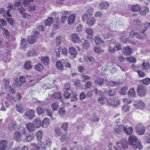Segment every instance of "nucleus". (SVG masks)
<instances>
[{
  "instance_id": "nucleus-19",
  "label": "nucleus",
  "mask_w": 150,
  "mask_h": 150,
  "mask_svg": "<svg viewBox=\"0 0 150 150\" xmlns=\"http://www.w3.org/2000/svg\"><path fill=\"white\" fill-rule=\"evenodd\" d=\"M26 127L29 132L33 131L35 130L34 125L30 122L28 123L27 124Z\"/></svg>"
},
{
  "instance_id": "nucleus-46",
  "label": "nucleus",
  "mask_w": 150,
  "mask_h": 150,
  "mask_svg": "<svg viewBox=\"0 0 150 150\" xmlns=\"http://www.w3.org/2000/svg\"><path fill=\"white\" fill-rule=\"evenodd\" d=\"M34 135L33 134L28 135L26 138V141L27 142H29L32 140L34 138Z\"/></svg>"
},
{
  "instance_id": "nucleus-14",
  "label": "nucleus",
  "mask_w": 150,
  "mask_h": 150,
  "mask_svg": "<svg viewBox=\"0 0 150 150\" xmlns=\"http://www.w3.org/2000/svg\"><path fill=\"white\" fill-rule=\"evenodd\" d=\"M104 80L103 78H98L95 81L94 83L96 84L99 86H101L103 84Z\"/></svg>"
},
{
  "instance_id": "nucleus-47",
  "label": "nucleus",
  "mask_w": 150,
  "mask_h": 150,
  "mask_svg": "<svg viewBox=\"0 0 150 150\" xmlns=\"http://www.w3.org/2000/svg\"><path fill=\"white\" fill-rule=\"evenodd\" d=\"M16 108L20 112H22L24 111L23 107L21 104H17L16 106Z\"/></svg>"
},
{
  "instance_id": "nucleus-40",
  "label": "nucleus",
  "mask_w": 150,
  "mask_h": 150,
  "mask_svg": "<svg viewBox=\"0 0 150 150\" xmlns=\"http://www.w3.org/2000/svg\"><path fill=\"white\" fill-rule=\"evenodd\" d=\"M16 126V123L15 122H13L11 124L9 125L8 126V128L11 130H14Z\"/></svg>"
},
{
  "instance_id": "nucleus-33",
  "label": "nucleus",
  "mask_w": 150,
  "mask_h": 150,
  "mask_svg": "<svg viewBox=\"0 0 150 150\" xmlns=\"http://www.w3.org/2000/svg\"><path fill=\"white\" fill-rule=\"evenodd\" d=\"M31 62L30 61H28L25 62L24 64V67L25 69L27 70L29 69L32 67Z\"/></svg>"
},
{
  "instance_id": "nucleus-29",
  "label": "nucleus",
  "mask_w": 150,
  "mask_h": 150,
  "mask_svg": "<svg viewBox=\"0 0 150 150\" xmlns=\"http://www.w3.org/2000/svg\"><path fill=\"white\" fill-rule=\"evenodd\" d=\"M123 51L124 53L127 55L130 54L132 52L131 49L129 47H126L124 48Z\"/></svg>"
},
{
  "instance_id": "nucleus-9",
  "label": "nucleus",
  "mask_w": 150,
  "mask_h": 150,
  "mask_svg": "<svg viewBox=\"0 0 150 150\" xmlns=\"http://www.w3.org/2000/svg\"><path fill=\"white\" fill-rule=\"evenodd\" d=\"M124 125H119L116 126L114 128V132L117 134H120L123 130Z\"/></svg>"
},
{
  "instance_id": "nucleus-61",
  "label": "nucleus",
  "mask_w": 150,
  "mask_h": 150,
  "mask_svg": "<svg viewBox=\"0 0 150 150\" xmlns=\"http://www.w3.org/2000/svg\"><path fill=\"white\" fill-rule=\"evenodd\" d=\"M138 75L141 77H143L145 76V74L144 72L141 70H138L137 71Z\"/></svg>"
},
{
  "instance_id": "nucleus-15",
  "label": "nucleus",
  "mask_w": 150,
  "mask_h": 150,
  "mask_svg": "<svg viewBox=\"0 0 150 150\" xmlns=\"http://www.w3.org/2000/svg\"><path fill=\"white\" fill-rule=\"evenodd\" d=\"M109 6V4L107 1L102 2L99 4V7L101 10L107 9Z\"/></svg>"
},
{
  "instance_id": "nucleus-64",
  "label": "nucleus",
  "mask_w": 150,
  "mask_h": 150,
  "mask_svg": "<svg viewBox=\"0 0 150 150\" xmlns=\"http://www.w3.org/2000/svg\"><path fill=\"white\" fill-rule=\"evenodd\" d=\"M117 145L114 146L115 149L116 150H120L121 148L120 146V145H121V143L120 142H117Z\"/></svg>"
},
{
  "instance_id": "nucleus-18",
  "label": "nucleus",
  "mask_w": 150,
  "mask_h": 150,
  "mask_svg": "<svg viewBox=\"0 0 150 150\" xmlns=\"http://www.w3.org/2000/svg\"><path fill=\"white\" fill-rule=\"evenodd\" d=\"M7 142L6 141L3 140L0 141V150H4L6 147Z\"/></svg>"
},
{
  "instance_id": "nucleus-41",
  "label": "nucleus",
  "mask_w": 150,
  "mask_h": 150,
  "mask_svg": "<svg viewBox=\"0 0 150 150\" xmlns=\"http://www.w3.org/2000/svg\"><path fill=\"white\" fill-rule=\"evenodd\" d=\"M93 12V9L92 8H90L88 9L86 12V16L88 17L92 16Z\"/></svg>"
},
{
  "instance_id": "nucleus-36",
  "label": "nucleus",
  "mask_w": 150,
  "mask_h": 150,
  "mask_svg": "<svg viewBox=\"0 0 150 150\" xmlns=\"http://www.w3.org/2000/svg\"><path fill=\"white\" fill-rule=\"evenodd\" d=\"M142 66L143 69L146 70L150 69V65L148 62H143L142 64Z\"/></svg>"
},
{
  "instance_id": "nucleus-35",
  "label": "nucleus",
  "mask_w": 150,
  "mask_h": 150,
  "mask_svg": "<svg viewBox=\"0 0 150 150\" xmlns=\"http://www.w3.org/2000/svg\"><path fill=\"white\" fill-rule=\"evenodd\" d=\"M51 107L53 110L56 111L58 109L59 105L57 102H54L51 104Z\"/></svg>"
},
{
  "instance_id": "nucleus-27",
  "label": "nucleus",
  "mask_w": 150,
  "mask_h": 150,
  "mask_svg": "<svg viewBox=\"0 0 150 150\" xmlns=\"http://www.w3.org/2000/svg\"><path fill=\"white\" fill-rule=\"evenodd\" d=\"M98 101L100 102L102 104H103L105 103L108 100L107 98L104 97L100 96L98 100Z\"/></svg>"
},
{
  "instance_id": "nucleus-53",
  "label": "nucleus",
  "mask_w": 150,
  "mask_h": 150,
  "mask_svg": "<svg viewBox=\"0 0 150 150\" xmlns=\"http://www.w3.org/2000/svg\"><path fill=\"white\" fill-rule=\"evenodd\" d=\"M45 113L47 116L52 117V110L50 109H45Z\"/></svg>"
},
{
  "instance_id": "nucleus-16",
  "label": "nucleus",
  "mask_w": 150,
  "mask_h": 150,
  "mask_svg": "<svg viewBox=\"0 0 150 150\" xmlns=\"http://www.w3.org/2000/svg\"><path fill=\"white\" fill-rule=\"evenodd\" d=\"M69 52L73 58H75L76 57L77 52L75 48L73 47L69 48Z\"/></svg>"
},
{
  "instance_id": "nucleus-49",
  "label": "nucleus",
  "mask_w": 150,
  "mask_h": 150,
  "mask_svg": "<svg viewBox=\"0 0 150 150\" xmlns=\"http://www.w3.org/2000/svg\"><path fill=\"white\" fill-rule=\"evenodd\" d=\"M27 41L26 39L23 38L21 41V46L22 48H25L26 46Z\"/></svg>"
},
{
  "instance_id": "nucleus-31",
  "label": "nucleus",
  "mask_w": 150,
  "mask_h": 150,
  "mask_svg": "<svg viewBox=\"0 0 150 150\" xmlns=\"http://www.w3.org/2000/svg\"><path fill=\"white\" fill-rule=\"evenodd\" d=\"M122 147L124 149L127 148L128 147L127 142L125 139H122L120 142Z\"/></svg>"
},
{
  "instance_id": "nucleus-17",
  "label": "nucleus",
  "mask_w": 150,
  "mask_h": 150,
  "mask_svg": "<svg viewBox=\"0 0 150 150\" xmlns=\"http://www.w3.org/2000/svg\"><path fill=\"white\" fill-rule=\"evenodd\" d=\"M75 16L74 14H71L69 17L67 22L69 24L71 25L74 22Z\"/></svg>"
},
{
  "instance_id": "nucleus-48",
  "label": "nucleus",
  "mask_w": 150,
  "mask_h": 150,
  "mask_svg": "<svg viewBox=\"0 0 150 150\" xmlns=\"http://www.w3.org/2000/svg\"><path fill=\"white\" fill-rule=\"evenodd\" d=\"M106 93L109 96H113L114 95L116 92L115 90H108L106 91Z\"/></svg>"
},
{
  "instance_id": "nucleus-56",
  "label": "nucleus",
  "mask_w": 150,
  "mask_h": 150,
  "mask_svg": "<svg viewBox=\"0 0 150 150\" xmlns=\"http://www.w3.org/2000/svg\"><path fill=\"white\" fill-rule=\"evenodd\" d=\"M4 86H5V88H7L9 87V80L6 79H4Z\"/></svg>"
},
{
  "instance_id": "nucleus-34",
  "label": "nucleus",
  "mask_w": 150,
  "mask_h": 150,
  "mask_svg": "<svg viewBox=\"0 0 150 150\" xmlns=\"http://www.w3.org/2000/svg\"><path fill=\"white\" fill-rule=\"evenodd\" d=\"M130 106L127 104L124 105L122 106V110L125 112L129 111Z\"/></svg>"
},
{
  "instance_id": "nucleus-39",
  "label": "nucleus",
  "mask_w": 150,
  "mask_h": 150,
  "mask_svg": "<svg viewBox=\"0 0 150 150\" xmlns=\"http://www.w3.org/2000/svg\"><path fill=\"white\" fill-rule=\"evenodd\" d=\"M2 30L3 31V34L5 35L7 38H8L10 36V35L8 30L4 28H2Z\"/></svg>"
},
{
  "instance_id": "nucleus-26",
  "label": "nucleus",
  "mask_w": 150,
  "mask_h": 150,
  "mask_svg": "<svg viewBox=\"0 0 150 150\" xmlns=\"http://www.w3.org/2000/svg\"><path fill=\"white\" fill-rule=\"evenodd\" d=\"M72 41L75 43L78 42L79 41L78 35L75 34H72L71 35Z\"/></svg>"
},
{
  "instance_id": "nucleus-7",
  "label": "nucleus",
  "mask_w": 150,
  "mask_h": 150,
  "mask_svg": "<svg viewBox=\"0 0 150 150\" xmlns=\"http://www.w3.org/2000/svg\"><path fill=\"white\" fill-rule=\"evenodd\" d=\"M136 129L138 134L140 135L143 134L145 131L144 126L141 124H139L137 125Z\"/></svg>"
},
{
  "instance_id": "nucleus-4",
  "label": "nucleus",
  "mask_w": 150,
  "mask_h": 150,
  "mask_svg": "<svg viewBox=\"0 0 150 150\" xmlns=\"http://www.w3.org/2000/svg\"><path fill=\"white\" fill-rule=\"evenodd\" d=\"M26 133V130L25 129H23L21 132L18 131H16L14 132L13 135V139L16 141L18 142L21 139V136L25 134Z\"/></svg>"
},
{
  "instance_id": "nucleus-45",
  "label": "nucleus",
  "mask_w": 150,
  "mask_h": 150,
  "mask_svg": "<svg viewBox=\"0 0 150 150\" xmlns=\"http://www.w3.org/2000/svg\"><path fill=\"white\" fill-rule=\"evenodd\" d=\"M42 132L41 130L38 131L36 134L37 138L38 140H40L42 138Z\"/></svg>"
},
{
  "instance_id": "nucleus-59",
  "label": "nucleus",
  "mask_w": 150,
  "mask_h": 150,
  "mask_svg": "<svg viewBox=\"0 0 150 150\" xmlns=\"http://www.w3.org/2000/svg\"><path fill=\"white\" fill-rule=\"evenodd\" d=\"M128 61L132 62H136V59L133 57H128L127 58Z\"/></svg>"
},
{
  "instance_id": "nucleus-37",
  "label": "nucleus",
  "mask_w": 150,
  "mask_h": 150,
  "mask_svg": "<svg viewBox=\"0 0 150 150\" xmlns=\"http://www.w3.org/2000/svg\"><path fill=\"white\" fill-rule=\"evenodd\" d=\"M44 109L43 108L40 106H38L37 108V111L38 114L40 115H41L44 112Z\"/></svg>"
},
{
  "instance_id": "nucleus-23",
  "label": "nucleus",
  "mask_w": 150,
  "mask_h": 150,
  "mask_svg": "<svg viewBox=\"0 0 150 150\" xmlns=\"http://www.w3.org/2000/svg\"><path fill=\"white\" fill-rule=\"evenodd\" d=\"M34 124L35 127L39 128L41 125V121L38 118H36L35 119V122H34Z\"/></svg>"
},
{
  "instance_id": "nucleus-8",
  "label": "nucleus",
  "mask_w": 150,
  "mask_h": 150,
  "mask_svg": "<svg viewBox=\"0 0 150 150\" xmlns=\"http://www.w3.org/2000/svg\"><path fill=\"white\" fill-rule=\"evenodd\" d=\"M35 113V111L33 109H29L27 110L25 114V116L27 117L29 119H32L34 117V114Z\"/></svg>"
},
{
  "instance_id": "nucleus-24",
  "label": "nucleus",
  "mask_w": 150,
  "mask_h": 150,
  "mask_svg": "<svg viewBox=\"0 0 150 150\" xmlns=\"http://www.w3.org/2000/svg\"><path fill=\"white\" fill-rule=\"evenodd\" d=\"M109 84L111 86H118L120 85L121 83L118 81H110L108 82Z\"/></svg>"
},
{
  "instance_id": "nucleus-20",
  "label": "nucleus",
  "mask_w": 150,
  "mask_h": 150,
  "mask_svg": "<svg viewBox=\"0 0 150 150\" xmlns=\"http://www.w3.org/2000/svg\"><path fill=\"white\" fill-rule=\"evenodd\" d=\"M141 8L139 4H136L132 6L131 9L133 11L137 12L140 11Z\"/></svg>"
},
{
  "instance_id": "nucleus-57",
  "label": "nucleus",
  "mask_w": 150,
  "mask_h": 150,
  "mask_svg": "<svg viewBox=\"0 0 150 150\" xmlns=\"http://www.w3.org/2000/svg\"><path fill=\"white\" fill-rule=\"evenodd\" d=\"M68 126V124L67 122H65L63 123L61 126V128L64 131L67 130Z\"/></svg>"
},
{
  "instance_id": "nucleus-62",
  "label": "nucleus",
  "mask_w": 150,
  "mask_h": 150,
  "mask_svg": "<svg viewBox=\"0 0 150 150\" xmlns=\"http://www.w3.org/2000/svg\"><path fill=\"white\" fill-rule=\"evenodd\" d=\"M86 61H89L92 63L93 64L94 62V59L91 57H88L86 59Z\"/></svg>"
},
{
  "instance_id": "nucleus-52",
  "label": "nucleus",
  "mask_w": 150,
  "mask_h": 150,
  "mask_svg": "<svg viewBox=\"0 0 150 150\" xmlns=\"http://www.w3.org/2000/svg\"><path fill=\"white\" fill-rule=\"evenodd\" d=\"M37 54L36 52L33 49L30 50L28 52V55L29 56H34Z\"/></svg>"
},
{
  "instance_id": "nucleus-21",
  "label": "nucleus",
  "mask_w": 150,
  "mask_h": 150,
  "mask_svg": "<svg viewBox=\"0 0 150 150\" xmlns=\"http://www.w3.org/2000/svg\"><path fill=\"white\" fill-rule=\"evenodd\" d=\"M28 40L30 44H33L36 41V38L35 35L29 36L28 38Z\"/></svg>"
},
{
  "instance_id": "nucleus-50",
  "label": "nucleus",
  "mask_w": 150,
  "mask_h": 150,
  "mask_svg": "<svg viewBox=\"0 0 150 150\" xmlns=\"http://www.w3.org/2000/svg\"><path fill=\"white\" fill-rule=\"evenodd\" d=\"M54 98L55 99H60L61 97V93L59 92L54 93L53 94Z\"/></svg>"
},
{
  "instance_id": "nucleus-58",
  "label": "nucleus",
  "mask_w": 150,
  "mask_h": 150,
  "mask_svg": "<svg viewBox=\"0 0 150 150\" xmlns=\"http://www.w3.org/2000/svg\"><path fill=\"white\" fill-rule=\"evenodd\" d=\"M58 113L60 116H63L65 114V112L63 108H60L58 111Z\"/></svg>"
},
{
  "instance_id": "nucleus-28",
  "label": "nucleus",
  "mask_w": 150,
  "mask_h": 150,
  "mask_svg": "<svg viewBox=\"0 0 150 150\" xmlns=\"http://www.w3.org/2000/svg\"><path fill=\"white\" fill-rule=\"evenodd\" d=\"M53 19L52 17H49L46 20L45 25L46 26H50L53 22Z\"/></svg>"
},
{
  "instance_id": "nucleus-12",
  "label": "nucleus",
  "mask_w": 150,
  "mask_h": 150,
  "mask_svg": "<svg viewBox=\"0 0 150 150\" xmlns=\"http://www.w3.org/2000/svg\"><path fill=\"white\" fill-rule=\"evenodd\" d=\"M96 20L93 17H90L88 18L86 22L88 25L89 26L93 25L95 23Z\"/></svg>"
},
{
  "instance_id": "nucleus-44",
  "label": "nucleus",
  "mask_w": 150,
  "mask_h": 150,
  "mask_svg": "<svg viewBox=\"0 0 150 150\" xmlns=\"http://www.w3.org/2000/svg\"><path fill=\"white\" fill-rule=\"evenodd\" d=\"M94 52L97 54L100 53L101 52L103 53V51L101 49L100 47H94Z\"/></svg>"
},
{
  "instance_id": "nucleus-22",
  "label": "nucleus",
  "mask_w": 150,
  "mask_h": 150,
  "mask_svg": "<svg viewBox=\"0 0 150 150\" xmlns=\"http://www.w3.org/2000/svg\"><path fill=\"white\" fill-rule=\"evenodd\" d=\"M94 41L97 45H100L103 43V40L100 38L98 36H96L94 38Z\"/></svg>"
},
{
  "instance_id": "nucleus-55",
  "label": "nucleus",
  "mask_w": 150,
  "mask_h": 150,
  "mask_svg": "<svg viewBox=\"0 0 150 150\" xmlns=\"http://www.w3.org/2000/svg\"><path fill=\"white\" fill-rule=\"evenodd\" d=\"M93 91L98 96L102 95L103 94V93L101 91H98L96 88H94L93 90Z\"/></svg>"
},
{
  "instance_id": "nucleus-42",
  "label": "nucleus",
  "mask_w": 150,
  "mask_h": 150,
  "mask_svg": "<svg viewBox=\"0 0 150 150\" xmlns=\"http://www.w3.org/2000/svg\"><path fill=\"white\" fill-rule=\"evenodd\" d=\"M128 87L125 86L122 88L120 91V93L122 95H125L128 89Z\"/></svg>"
},
{
  "instance_id": "nucleus-32",
  "label": "nucleus",
  "mask_w": 150,
  "mask_h": 150,
  "mask_svg": "<svg viewBox=\"0 0 150 150\" xmlns=\"http://www.w3.org/2000/svg\"><path fill=\"white\" fill-rule=\"evenodd\" d=\"M128 94L129 96L132 97H134L135 96L136 93L134 90L133 88L130 89L128 92Z\"/></svg>"
},
{
  "instance_id": "nucleus-63",
  "label": "nucleus",
  "mask_w": 150,
  "mask_h": 150,
  "mask_svg": "<svg viewBox=\"0 0 150 150\" xmlns=\"http://www.w3.org/2000/svg\"><path fill=\"white\" fill-rule=\"evenodd\" d=\"M86 32L89 35H92L93 33V31L91 28H88L86 30Z\"/></svg>"
},
{
  "instance_id": "nucleus-6",
  "label": "nucleus",
  "mask_w": 150,
  "mask_h": 150,
  "mask_svg": "<svg viewBox=\"0 0 150 150\" xmlns=\"http://www.w3.org/2000/svg\"><path fill=\"white\" fill-rule=\"evenodd\" d=\"M107 103L109 105L116 106L120 105V101L117 98H114L108 100L107 101Z\"/></svg>"
},
{
  "instance_id": "nucleus-54",
  "label": "nucleus",
  "mask_w": 150,
  "mask_h": 150,
  "mask_svg": "<svg viewBox=\"0 0 150 150\" xmlns=\"http://www.w3.org/2000/svg\"><path fill=\"white\" fill-rule=\"evenodd\" d=\"M32 149L33 150H39L40 149V147L38 145L35 143H33L31 144Z\"/></svg>"
},
{
  "instance_id": "nucleus-43",
  "label": "nucleus",
  "mask_w": 150,
  "mask_h": 150,
  "mask_svg": "<svg viewBox=\"0 0 150 150\" xmlns=\"http://www.w3.org/2000/svg\"><path fill=\"white\" fill-rule=\"evenodd\" d=\"M56 65L58 69L60 70L63 69V66L61 62L59 61H57L56 63Z\"/></svg>"
},
{
  "instance_id": "nucleus-5",
  "label": "nucleus",
  "mask_w": 150,
  "mask_h": 150,
  "mask_svg": "<svg viewBox=\"0 0 150 150\" xmlns=\"http://www.w3.org/2000/svg\"><path fill=\"white\" fill-rule=\"evenodd\" d=\"M133 105L137 108L143 109L145 108L144 103L141 100H136L134 102Z\"/></svg>"
},
{
  "instance_id": "nucleus-10",
  "label": "nucleus",
  "mask_w": 150,
  "mask_h": 150,
  "mask_svg": "<svg viewBox=\"0 0 150 150\" xmlns=\"http://www.w3.org/2000/svg\"><path fill=\"white\" fill-rule=\"evenodd\" d=\"M123 131L127 135L131 134L133 132V128L131 127H127L126 126L124 125Z\"/></svg>"
},
{
  "instance_id": "nucleus-13",
  "label": "nucleus",
  "mask_w": 150,
  "mask_h": 150,
  "mask_svg": "<svg viewBox=\"0 0 150 150\" xmlns=\"http://www.w3.org/2000/svg\"><path fill=\"white\" fill-rule=\"evenodd\" d=\"M41 62L45 65H47L49 63V59L48 57L47 56H42L41 57Z\"/></svg>"
},
{
  "instance_id": "nucleus-38",
  "label": "nucleus",
  "mask_w": 150,
  "mask_h": 150,
  "mask_svg": "<svg viewBox=\"0 0 150 150\" xmlns=\"http://www.w3.org/2000/svg\"><path fill=\"white\" fill-rule=\"evenodd\" d=\"M141 82L143 84L148 85L150 84V79L149 78H146L143 79L141 80Z\"/></svg>"
},
{
  "instance_id": "nucleus-30",
  "label": "nucleus",
  "mask_w": 150,
  "mask_h": 150,
  "mask_svg": "<svg viewBox=\"0 0 150 150\" xmlns=\"http://www.w3.org/2000/svg\"><path fill=\"white\" fill-rule=\"evenodd\" d=\"M49 124V121L47 118H46L43 120L42 124L43 128H46Z\"/></svg>"
},
{
  "instance_id": "nucleus-60",
  "label": "nucleus",
  "mask_w": 150,
  "mask_h": 150,
  "mask_svg": "<svg viewBox=\"0 0 150 150\" xmlns=\"http://www.w3.org/2000/svg\"><path fill=\"white\" fill-rule=\"evenodd\" d=\"M123 101L127 105L131 103L132 101L130 99L125 98L123 99Z\"/></svg>"
},
{
  "instance_id": "nucleus-11",
  "label": "nucleus",
  "mask_w": 150,
  "mask_h": 150,
  "mask_svg": "<svg viewBox=\"0 0 150 150\" xmlns=\"http://www.w3.org/2000/svg\"><path fill=\"white\" fill-rule=\"evenodd\" d=\"M139 12L141 14L145 16L149 12V9L147 7L143 6L141 8Z\"/></svg>"
},
{
  "instance_id": "nucleus-51",
  "label": "nucleus",
  "mask_w": 150,
  "mask_h": 150,
  "mask_svg": "<svg viewBox=\"0 0 150 150\" xmlns=\"http://www.w3.org/2000/svg\"><path fill=\"white\" fill-rule=\"evenodd\" d=\"M108 52L110 54H113L115 52V50L114 47H113L111 45H109L107 49Z\"/></svg>"
},
{
  "instance_id": "nucleus-1",
  "label": "nucleus",
  "mask_w": 150,
  "mask_h": 150,
  "mask_svg": "<svg viewBox=\"0 0 150 150\" xmlns=\"http://www.w3.org/2000/svg\"><path fill=\"white\" fill-rule=\"evenodd\" d=\"M150 27V22H146L142 24L138 28L140 33H138L136 30H132L130 32L129 37L133 38L135 36L137 39H145L146 38V35L144 33Z\"/></svg>"
},
{
  "instance_id": "nucleus-2",
  "label": "nucleus",
  "mask_w": 150,
  "mask_h": 150,
  "mask_svg": "<svg viewBox=\"0 0 150 150\" xmlns=\"http://www.w3.org/2000/svg\"><path fill=\"white\" fill-rule=\"evenodd\" d=\"M129 143L132 147L136 149H141L143 147L141 143L138 141L137 138L134 135H132L128 138Z\"/></svg>"
},
{
  "instance_id": "nucleus-3",
  "label": "nucleus",
  "mask_w": 150,
  "mask_h": 150,
  "mask_svg": "<svg viewBox=\"0 0 150 150\" xmlns=\"http://www.w3.org/2000/svg\"><path fill=\"white\" fill-rule=\"evenodd\" d=\"M137 91L138 94L140 97H144L146 94V87L142 85H140L137 87Z\"/></svg>"
},
{
  "instance_id": "nucleus-25",
  "label": "nucleus",
  "mask_w": 150,
  "mask_h": 150,
  "mask_svg": "<svg viewBox=\"0 0 150 150\" xmlns=\"http://www.w3.org/2000/svg\"><path fill=\"white\" fill-rule=\"evenodd\" d=\"M34 68L36 71H42L43 69V65L40 63H39L35 65V66Z\"/></svg>"
}]
</instances>
